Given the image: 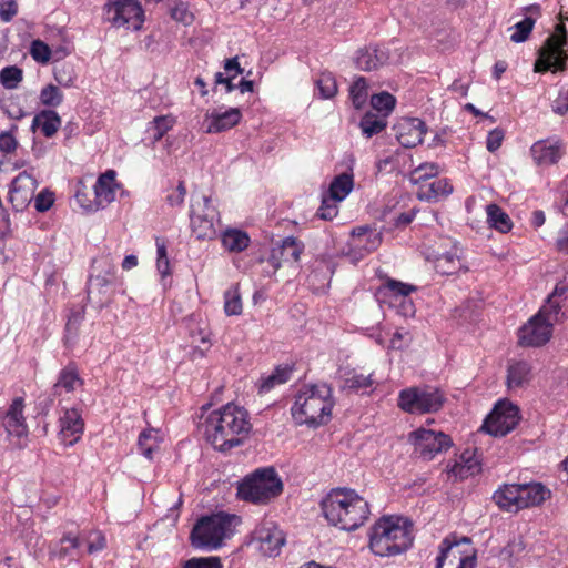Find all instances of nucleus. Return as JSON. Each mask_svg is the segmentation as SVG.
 Masks as SVG:
<instances>
[{
  "label": "nucleus",
  "mask_w": 568,
  "mask_h": 568,
  "mask_svg": "<svg viewBox=\"0 0 568 568\" xmlns=\"http://www.w3.org/2000/svg\"><path fill=\"white\" fill-rule=\"evenodd\" d=\"M371 104L374 110L382 113V115L387 116L395 108L396 99L393 94L384 91L372 95Z\"/></svg>",
  "instance_id": "09e8293b"
},
{
  "label": "nucleus",
  "mask_w": 568,
  "mask_h": 568,
  "mask_svg": "<svg viewBox=\"0 0 568 568\" xmlns=\"http://www.w3.org/2000/svg\"><path fill=\"white\" fill-rule=\"evenodd\" d=\"M552 335V326L537 314L534 315L518 332L521 346L538 347L545 345Z\"/></svg>",
  "instance_id": "6ab92c4d"
},
{
  "label": "nucleus",
  "mask_w": 568,
  "mask_h": 568,
  "mask_svg": "<svg viewBox=\"0 0 568 568\" xmlns=\"http://www.w3.org/2000/svg\"><path fill=\"white\" fill-rule=\"evenodd\" d=\"M242 300L239 287L234 286L224 293V311L227 316L240 315L242 313Z\"/></svg>",
  "instance_id": "de8ad7c7"
},
{
  "label": "nucleus",
  "mask_w": 568,
  "mask_h": 568,
  "mask_svg": "<svg viewBox=\"0 0 568 568\" xmlns=\"http://www.w3.org/2000/svg\"><path fill=\"white\" fill-rule=\"evenodd\" d=\"M373 385L372 376L364 374H353L345 379L344 387L349 390H364Z\"/></svg>",
  "instance_id": "5fc2aeb1"
},
{
  "label": "nucleus",
  "mask_w": 568,
  "mask_h": 568,
  "mask_svg": "<svg viewBox=\"0 0 568 568\" xmlns=\"http://www.w3.org/2000/svg\"><path fill=\"white\" fill-rule=\"evenodd\" d=\"M386 116L376 115L372 112H367L359 122V128L366 138H372L375 134L382 132L386 125Z\"/></svg>",
  "instance_id": "37998d69"
},
{
  "label": "nucleus",
  "mask_w": 568,
  "mask_h": 568,
  "mask_svg": "<svg viewBox=\"0 0 568 568\" xmlns=\"http://www.w3.org/2000/svg\"><path fill=\"white\" fill-rule=\"evenodd\" d=\"M385 288L388 290L394 296L404 298L403 307L405 310V315L414 313L412 302L406 300L412 292L416 291V287L414 285L389 278L385 283Z\"/></svg>",
  "instance_id": "ea45409f"
},
{
  "label": "nucleus",
  "mask_w": 568,
  "mask_h": 568,
  "mask_svg": "<svg viewBox=\"0 0 568 568\" xmlns=\"http://www.w3.org/2000/svg\"><path fill=\"white\" fill-rule=\"evenodd\" d=\"M408 440L424 460H432L436 455L447 452L453 446L452 438L445 433L423 427L409 433Z\"/></svg>",
  "instance_id": "9b49d317"
},
{
  "label": "nucleus",
  "mask_w": 568,
  "mask_h": 568,
  "mask_svg": "<svg viewBox=\"0 0 568 568\" xmlns=\"http://www.w3.org/2000/svg\"><path fill=\"white\" fill-rule=\"evenodd\" d=\"M219 557H194L186 560L183 568H222Z\"/></svg>",
  "instance_id": "6e6d98bb"
},
{
  "label": "nucleus",
  "mask_w": 568,
  "mask_h": 568,
  "mask_svg": "<svg viewBox=\"0 0 568 568\" xmlns=\"http://www.w3.org/2000/svg\"><path fill=\"white\" fill-rule=\"evenodd\" d=\"M83 428L84 423L79 410L67 409L60 417L59 437L65 446H72L80 439Z\"/></svg>",
  "instance_id": "4be33fe9"
},
{
  "label": "nucleus",
  "mask_w": 568,
  "mask_h": 568,
  "mask_svg": "<svg viewBox=\"0 0 568 568\" xmlns=\"http://www.w3.org/2000/svg\"><path fill=\"white\" fill-rule=\"evenodd\" d=\"M80 546V539L72 534H68L61 538L60 542L54 549L51 550L50 555L52 558H57L59 560L64 558H70L73 560L75 559V555Z\"/></svg>",
  "instance_id": "f704fd0d"
},
{
  "label": "nucleus",
  "mask_w": 568,
  "mask_h": 568,
  "mask_svg": "<svg viewBox=\"0 0 568 568\" xmlns=\"http://www.w3.org/2000/svg\"><path fill=\"white\" fill-rule=\"evenodd\" d=\"M566 45V29L562 24H557L555 33L547 38L539 50V59L535 64V71L545 72L548 70H564L568 58L565 49Z\"/></svg>",
  "instance_id": "1a4fd4ad"
},
{
  "label": "nucleus",
  "mask_w": 568,
  "mask_h": 568,
  "mask_svg": "<svg viewBox=\"0 0 568 568\" xmlns=\"http://www.w3.org/2000/svg\"><path fill=\"white\" fill-rule=\"evenodd\" d=\"M453 193V185L447 179L425 182L419 186L417 197L420 201L438 202Z\"/></svg>",
  "instance_id": "cd10ccee"
},
{
  "label": "nucleus",
  "mask_w": 568,
  "mask_h": 568,
  "mask_svg": "<svg viewBox=\"0 0 568 568\" xmlns=\"http://www.w3.org/2000/svg\"><path fill=\"white\" fill-rule=\"evenodd\" d=\"M95 209L103 207L115 199V172L110 170L99 176L94 185Z\"/></svg>",
  "instance_id": "a878e982"
},
{
  "label": "nucleus",
  "mask_w": 568,
  "mask_h": 568,
  "mask_svg": "<svg viewBox=\"0 0 568 568\" xmlns=\"http://www.w3.org/2000/svg\"><path fill=\"white\" fill-rule=\"evenodd\" d=\"M30 53L36 61L41 63H47L51 58V50L49 45L41 40H34L32 42Z\"/></svg>",
  "instance_id": "13d9d810"
},
{
  "label": "nucleus",
  "mask_w": 568,
  "mask_h": 568,
  "mask_svg": "<svg viewBox=\"0 0 568 568\" xmlns=\"http://www.w3.org/2000/svg\"><path fill=\"white\" fill-rule=\"evenodd\" d=\"M353 174L342 173L329 185V197L337 202L343 201L353 190Z\"/></svg>",
  "instance_id": "a19ab883"
},
{
  "label": "nucleus",
  "mask_w": 568,
  "mask_h": 568,
  "mask_svg": "<svg viewBox=\"0 0 568 568\" xmlns=\"http://www.w3.org/2000/svg\"><path fill=\"white\" fill-rule=\"evenodd\" d=\"M551 108L559 115L568 112V88L561 87L559 89L558 97L552 101Z\"/></svg>",
  "instance_id": "680f3d73"
},
{
  "label": "nucleus",
  "mask_w": 568,
  "mask_h": 568,
  "mask_svg": "<svg viewBox=\"0 0 568 568\" xmlns=\"http://www.w3.org/2000/svg\"><path fill=\"white\" fill-rule=\"evenodd\" d=\"M38 187V181L33 175L23 171L19 173L11 182L9 191V201L17 212H22L29 206L34 197Z\"/></svg>",
  "instance_id": "2eb2a0df"
},
{
  "label": "nucleus",
  "mask_w": 568,
  "mask_h": 568,
  "mask_svg": "<svg viewBox=\"0 0 568 568\" xmlns=\"http://www.w3.org/2000/svg\"><path fill=\"white\" fill-rule=\"evenodd\" d=\"M505 132L504 130L496 128L489 131L486 140V148L489 152L497 151L504 141Z\"/></svg>",
  "instance_id": "0e129e2a"
},
{
  "label": "nucleus",
  "mask_w": 568,
  "mask_h": 568,
  "mask_svg": "<svg viewBox=\"0 0 568 568\" xmlns=\"http://www.w3.org/2000/svg\"><path fill=\"white\" fill-rule=\"evenodd\" d=\"M458 459L463 463L464 466L467 465H475L477 469V474L481 471V462L477 454V449H466L462 453V455L458 457Z\"/></svg>",
  "instance_id": "338daca9"
},
{
  "label": "nucleus",
  "mask_w": 568,
  "mask_h": 568,
  "mask_svg": "<svg viewBox=\"0 0 568 568\" xmlns=\"http://www.w3.org/2000/svg\"><path fill=\"white\" fill-rule=\"evenodd\" d=\"M523 10L525 11L526 17L510 28V30H513L510 40L515 43H520L528 39L536 19L540 16V6L536 3L525 7Z\"/></svg>",
  "instance_id": "bb28decb"
},
{
  "label": "nucleus",
  "mask_w": 568,
  "mask_h": 568,
  "mask_svg": "<svg viewBox=\"0 0 568 568\" xmlns=\"http://www.w3.org/2000/svg\"><path fill=\"white\" fill-rule=\"evenodd\" d=\"M23 72L17 65H9L0 71V83L3 88L16 89L22 81Z\"/></svg>",
  "instance_id": "8fccbe9b"
},
{
  "label": "nucleus",
  "mask_w": 568,
  "mask_h": 568,
  "mask_svg": "<svg viewBox=\"0 0 568 568\" xmlns=\"http://www.w3.org/2000/svg\"><path fill=\"white\" fill-rule=\"evenodd\" d=\"M84 320V311L78 310L70 314L68 322L65 324V335H64V344L68 347H71L75 344L79 335L80 327Z\"/></svg>",
  "instance_id": "79ce46f5"
},
{
  "label": "nucleus",
  "mask_w": 568,
  "mask_h": 568,
  "mask_svg": "<svg viewBox=\"0 0 568 568\" xmlns=\"http://www.w3.org/2000/svg\"><path fill=\"white\" fill-rule=\"evenodd\" d=\"M292 374V368L288 366H277L267 376L260 378L258 389L260 393H267L275 386L286 383Z\"/></svg>",
  "instance_id": "58836bf2"
},
{
  "label": "nucleus",
  "mask_w": 568,
  "mask_h": 568,
  "mask_svg": "<svg viewBox=\"0 0 568 568\" xmlns=\"http://www.w3.org/2000/svg\"><path fill=\"white\" fill-rule=\"evenodd\" d=\"M531 366L526 361H518L508 366V387H520L530 379Z\"/></svg>",
  "instance_id": "72a5a7b5"
},
{
  "label": "nucleus",
  "mask_w": 568,
  "mask_h": 568,
  "mask_svg": "<svg viewBox=\"0 0 568 568\" xmlns=\"http://www.w3.org/2000/svg\"><path fill=\"white\" fill-rule=\"evenodd\" d=\"M221 240L223 247L229 252H242L247 248L250 244V236L247 233L236 229L226 230L222 234Z\"/></svg>",
  "instance_id": "c9c22d12"
},
{
  "label": "nucleus",
  "mask_w": 568,
  "mask_h": 568,
  "mask_svg": "<svg viewBox=\"0 0 568 568\" xmlns=\"http://www.w3.org/2000/svg\"><path fill=\"white\" fill-rule=\"evenodd\" d=\"M203 427L206 440L220 452L242 445L252 430L248 412L233 403L212 410Z\"/></svg>",
  "instance_id": "f257e3e1"
},
{
  "label": "nucleus",
  "mask_w": 568,
  "mask_h": 568,
  "mask_svg": "<svg viewBox=\"0 0 568 568\" xmlns=\"http://www.w3.org/2000/svg\"><path fill=\"white\" fill-rule=\"evenodd\" d=\"M317 87L321 95L325 99L334 97L337 92L336 81L331 74H322L317 80Z\"/></svg>",
  "instance_id": "4d7b16f0"
},
{
  "label": "nucleus",
  "mask_w": 568,
  "mask_h": 568,
  "mask_svg": "<svg viewBox=\"0 0 568 568\" xmlns=\"http://www.w3.org/2000/svg\"><path fill=\"white\" fill-rule=\"evenodd\" d=\"M283 491V483L273 467L256 469L237 486V497L253 504H267Z\"/></svg>",
  "instance_id": "423d86ee"
},
{
  "label": "nucleus",
  "mask_w": 568,
  "mask_h": 568,
  "mask_svg": "<svg viewBox=\"0 0 568 568\" xmlns=\"http://www.w3.org/2000/svg\"><path fill=\"white\" fill-rule=\"evenodd\" d=\"M82 379L79 376L78 368L74 363L67 365L59 374L58 381L55 382L53 389L57 393L58 389L63 388L65 392H73L77 385H81Z\"/></svg>",
  "instance_id": "4c0bfd02"
},
{
  "label": "nucleus",
  "mask_w": 568,
  "mask_h": 568,
  "mask_svg": "<svg viewBox=\"0 0 568 568\" xmlns=\"http://www.w3.org/2000/svg\"><path fill=\"white\" fill-rule=\"evenodd\" d=\"M446 471L449 477H453L455 480H464L470 476L477 475V469L475 465L464 466L463 463L457 458L453 463L449 462L446 466Z\"/></svg>",
  "instance_id": "3c124183"
},
{
  "label": "nucleus",
  "mask_w": 568,
  "mask_h": 568,
  "mask_svg": "<svg viewBox=\"0 0 568 568\" xmlns=\"http://www.w3.org/2000/svg\"><path fill=\"white\" fill-rule=\"evenodd\" d=\"M333 406L332 388L321 383L304 386L295 396L291 412L297 424L316 427L331 419Z\"/></svg>",
  "instance_id": "20e7f679"
},
{
  "label": "nucleus",
  "mask_w": 568,
  "mask_h": 568,
  "mask_svg": "<svg viewBox=\"0 0 568 568\" xmlns=\"http://www.w3.org/2000/svg\"><path fill=\"white\" fill-rule=\"evenodd\" d=\"M550 497V490L540 483L520 484L519 509L538 506Z\"/></svg>",
  "instance_id": "c85d7f7f"
},
{
  "label": "nucleus",
  "mask_w": 568,
  "mask_h": 568,
  "mask_svg": "<svg viewBox=\"0 0 568 568\" xmlns=\"http://www.w3.org/2000/svg\"><path fill=\"white\" fill-rule=\"evenodd\" d=\"M518 422V408L511 404L499 403L485 419L481 429L495 437H501L515 429Z\"/></svg>",
  "instance_id": "ddd939ff"
},
{
  "label": "nucleus",
  "mask_w": 568,
  "mask_h": 568,
  "mask_svg": "<svg viewBox=\"0 0 568 568\" xmlns=\"http://www.w3.org/2000/svg\"><path fill=\"white\" fill-rule=\"evenodd\" d=\"M18 12V4L13 0L0 2V19L10 22Z\"/></svg>",
  "instance_id": "69168bd1"
},
{
  "label": "nucleus",
  "mask_w": 568,
  "mask_h": 568,
  "mask_svg": "<svg viewBox=\"0 0 568 568\" xmlns=\"http://www.w3.org/2000/svg\"><path fill=\"white\" fill-rule=\"evenodd\" d=\"M61 126V118L53 110H42L32 120L31 129H41L44 136H53Z\"/></svg>",
  "instance_id": "2f4dec72"
},
{
  "label": "nucleus",
  "mask_w": 568,
  "mask_h": 568,
  "mask_svg": "<svg viewBox=\"0 0 568 568\" xmlns=\"http://www.w3.org/2000/svg\"><path fill=\"white\" fill-rule=\"evenodd\" d=\"M389 60V52L379 45H367L359 49L354 58L355 65L362 71H373L385 65Z\"/></svg>",
  "instance_id": "412c9836"
},
{
  "label": "nucleus",
  "mask_w": 568,
  "mask_h": 568,
  "mask_svg": "<svg viewBox=\"0 0 568 568\" xmlns=\"http://www.w3.org/2000/svg\"><path fill=\"white\" fill-rule=\"evenodd\" d=\"M434 268L442 275H455L460 271L467 272V267L462 262L457 252H446L437 256L434 261Z\"/></svg>",
  "instance_id": "473e14b6"
},
{
  "label": "nucleus",
  "mask_w": 568,
  "mask_h": 568,
  "mask_svg": "<svg viewBox=\"0 0 568 568\" xmlns=\"http://www.w3.org/2000/svg\"><path fill=\"white\" fill-rule=\"evenodd\" d=\"M242 119L239 108H230L224 112L213 111L205 114L206 133H221L234 128Z\"/></svg>",
  "instance_id": "b1692460"
},
{
  "label": "nucleus",
  "mask_w": 568,
  "mask_h": 568,
  "mask_svg": "<svg viewBox=\"0 0 568 568\" xmlns=\"http://www.w3.org/2000/svg\"><path fill=\"white\" fill-rule=\"evenodd\" d=\"M525 546L521 538H514L501 550L504 558H513L524 550Z\"/></svg>",
  "instance_id": "774afa93"
},
{
  "label": "nucleus",
  "mask_w": 568,
  "mask_h": 568,
  "mask_svg": "<svg viewBox=\"0 0 568 568\" xmlns=\"http://www.w3.org/2000/svg\"><path fill=\"white\" fill-rule=\"evenodd\" d=\"M54 79L60 85H63L65 88L72 87L75 79L74 71L71 67L67 65L55 68Z\"/></svg>",
  "instance_id": "052dcab7"
},
{
  "label": "nucleus",
  "mask_w": 568,
  "mask_h": 568,
  "mask_svg": "<svg viewBox=\"0 0 568 568\" xmlns=\"http://www.w3.org/2000/svg\"><path fill=\"white\" fill-rule=\"evenodd\" d=\"M530 153L536 164L551 165L561 159L564 145L558 140H539L531 145Z\"/></svg>",
  "instance_id": "5701e85b"
},
{
  "label": "nucleus",
  "mask_w": 568,
  "mask_h": 568,
  "mask_svg": "<svg viewBox=\"0 0 568 568\" xmlns=\"http://www.w3.org/2000/svg\"><path fill=\"white\" fill-rule=\"evenodd\" d=\"M235 519V516L224 513L201 517L190 535L192 546L207 550L220 548L223 540L233 535L232 526Z\"/></svg>",
  "instance_id": "39448f33"
},
{
  "label": "nucleus",
  "mask_w": 568,
  "mask_h": 568,
  "mask_svg": "<svg viewBox=\"0 0 568 568\" xmlns=\"http://www.w3.org/2000/svg\"><path fill=\"white\" fill-rule=\"evenodd\" d=\"M303 248V243L297 241L295 237H285L281 244L272 247L271 254L266 261L271 266V270H267L266 273L268 275L275 274L282 263L294 264L298 262Z\"/></svg>",
  "instance_id": "dca6fc26"
},
{
  "label": "nucleus",
  "mask_w": 568,
  "mask_h": 568,
  "mask_svg": "<svg viewBox=\"0 0 568 568\" xmlns=\"http://www.w3.org/2000/svg\"><path fill=\"white\" fill-rule=\"evenodd\" d=\"M520 484H505L493 495L496 505L507 511L519 510Z\"/></svg>",
  "instance_id": "c756f323"
},
{
  "label": "nucleus",
  "mask_w": 568,
  "mask_h": 568,
  "mask_svg": "<svg viewBox=\"0 0 568 568\" xmlns=\"http://www.w3.org/2000/svg\"><path fill=\"white\" fill-rule=\"evenodd\" d=\"M190 221L197 240H213L216 236L215 223L219 221V212L210 196L192 194Z\"/></svg>",
  "instance_id": "6e6552de"
},
{
  "label": "nucleus",
  "mask_w": 568,
  "mask_h": 568,
  "mask_svg": "<svg viewBox=\"0 0 568 568\" xmlns=\"http://www.w3.org/2000/svg\"><path fill=\"white\" fill-rule=\"evenodd\" d=\"M40 101L49 108L59 106L63 101V94L57 85L48 84L40 92Z\"/></svg>",
  "instance_id": "603ef678"
},
{
  "label": "nucleus",
  "mask_w": 568,
  "mask_h": 568,
  "mask_svg": "<svg viewBox=\"0 0 568 568\" xmlns=\"http://www.w3.org/2000/svg\"><path fill=\"white\" fill-rule=\"evenodd\" d=\"M395 135L404 148H415L423 142L426 133L425 123L416 118L402 119L395 126Z\"/></svg>",
  "instance_id": "aec40b11"
},
{
  "label": "nucleus",
  "mask_w": 568,
  "mask_h": 568,
  "mask_svg": "<svg viewBox=\"0 0 568 568\" xmlns=\"http://www.w3.org/2000/svg\"><path fill=\"white\" fill-rule=\"evenodd\" d=\"M381 244L379 233L362 226L352 232V246L361 252L369 253Z\"/></svg>",
  "instance_id": "7c9ffc66"
},
{
  "label": "nucleus",
  "mask_w": 568,
  "mask_h": 568,
  "mask_svg": "<svg viewBox=\"0 0 568 568\" xmlns=\"http://www.w3.org/2000/svg\"><path fill=\"white\" fill-rule=\"evenodd\" d=\"M253 542L263 556L275 557L285 544V537L273 523L268 521L255 529Z\"/></svg>",
  "instance_id": "f3484780"
},
{
  "label": "nucleus",
  "mask_w": 568,
  "mask_h": 568,
  "mask_svg": "<svg viewBox=\"0 0 568 568\" xmlns=\"http://www.w3.org/2000/svg\"><path fill=\"white\" fill-rule=\"evenodd\" d=\"M104 267V274L99 272L97 275L91 274L88 281V297L92 298L98 296V302L103 305L108 300L104 298L108 294V287L111 284V275L113 274L114 266L112 265L109 256L95 258L92 262V270L97 271Z\"/></svg>",
  "instance_id": "a211bd4d"
},
{
  "label": "nucleus",
  "mask_w": 568,
  "mask_h": 568,
  "mask_svg": "<svg viewBox=\"0 0 568 568\" xmlns=\"http://www.w3.org/2000/svg\"><path fill=\"white\" fill-rule=\"evenodd\" d=\"M349 94L356 109H361L367 99V83L364 77H358L351 87Z\"/></svg>",
  "instance_id": "864d4df0"
},
{
  "label": "nucleus",
  "mask_w": 568,
  "mask_h": 568,
  "mask_svg": "<svg viewBox=\"0 0 568 568\" xmlns=\"http://www.w3.org/2000/svg\"><path fill=\"white\" fill-rule=\"evenodd\" d=\"M106 16L118 28L139 30L143 23V10L136 0H115L106 4Z\"/></svg>",
  "instance_id": "f8f14e48"
},
{
  "label": "nucleus",
  "mask_w": 568,
  "mask_h": 568,
  "mask_svg": "<svg viewBox=\"0 0 568 568\" xmlns=\"http://www.w3.org/2000/svg\"><path fill=\"white\" fill-rule=\"evenodd\" d=\"M138 445L142 455L148 459H152L154 450L159 449L158 432L154 429L142 432L139 436Z\"/></svg>",
  "instance_id": "a18cd8bd"
},
{
  "label": "nucleus",
  "mask_w": 568,
  "mask_h": 568,
  "mask_svg": "<svg viewBox=\"0 0 568 568\" xmlns=\"http://www.w3.org/2000/svg\"><path fill=\"white\" fill-rule=\"evenodd\" d=\"M23 409L24 400L22 397H16L7 410L2 412L0 409L1 425L14 448H22L29 434Z\"/></svg>",
  "instance_id": "9d476101"
},
{
  "label": "nucleus",
  "mask_w": 568,
  "mask_h": 568,
  "mask_svg": "<svg viewBox=\"0 0 568 568\" xmlns=\"http://www.w3.org/2000/svg\"><path fill=\"white\" fill-rule=\"evenodd\" d=\"M170 16L173 20L190 26L194 21V14L190 11L189 4L182 0L168 1Z\"/></svg>",
  "instance_id": "c03bdc74"
},
{
  "label": "nucleus",
  "mask_w": 568,
  "mask_h": 568,
  "mask_svg": "<svg viewBox=\"0 0 568 568\" xmlns=\"http://www.w3.org/2000/svg\"><path fill=\"white\" fill-rule=\"evenodd\" d=\"M475 555L470 548V539L463 537L460 540L450 541L447 537L443 540L440 552L437 557L436 568H450L455 565L474 562Z\"/></svg>",
  "instance_id": "4468645a"
},
{
  "label": "nucleus",
  "mask_w": 568,
  "mask_h": 568,
  "mask_svg": "<svg viewBox=\"0 0 568 568\" xmlns=\"http://www.w3.org/2000/svg\"><path fill=\"white\" fill-rule=\"evenodd\" d=\"M412 523L403 517L383 516L371 528L369 548L381 557L397 556L409 549L414 541Z\"/></svg>",
  "instance_id": "7ed1b4c3"
},
{
  "label": "nucleus",
  "mask_w": 568,
  "mask_h": 568,
  "mask_svg": "<svg viewBox=\"0 0 568 568\" xmlns=\"http://www.w3.org/2000/svg\"><path fill=\"white\" fill-rule=\"evenodd\" d=\"M321 509L332 526L346 531L359 528L371 514L368 503L347 488L332 489L321 501Z\"/></svg>",
  "instance_id": "f03ea898"
},
{
  "label": "nucleus",
  "mask_w": 568,
  "mask_h": 568,
  "mask_svg": "<svg viewBox=\"0 0 568 568\" xmlns=\"http://www.w3.org/2000/svg\"><path fill=\"white\" fill-rule=\"evenodd\" d=\"M34 199V207L38 212L48 211L54 202L53 193L48 190L40 192Z\"/></svg>",
  "instance_id": "e2e57ef3"
},
{
  "label": "nucleus",
  "mask_w": 568,
  "mask_h": 568,
  "mask_svg": "<svg viewBox=\"0 0 568 568\" xmlns=\"http://www.w3.org/2000/svg\"><path fill=\"white\" fill-rule=\"evenodd\" d=\"M565 293V287H556L537 313L539 317L545 320V322L549 323L551 326L567 317L566 312L562 310L565 307V304L562 303V296Z\"/></svg>",
  "instance_id": "393cba45"
},
{
  "label": "nucleus",
  "mask_w": 568,
  "mask_h": 568,
  "mask_svg": "<svg viewBox=\"0 0 568 568\" xmlns=\"http://www.w3.org/2000/svg\"><path fill=\"white\" fill-rule=\"evenodd\" d=\"M336 202L337 201L333 200L332 197H324L322 201V205L317 211V216L326 221H331L332 219H334L338 213Z\"/></svg>",
  "instance_id": "bf43d9fd"
},
{
  "label": "nucleus",
  "mask_w": 568,
  "mask_h": 568,
  "mask_svg": "<svg viewBox=\"0 0 568 568\" xmlns=\"http://www.w3.org/2000/svg\"><path fill=\"white\" fill-rule=\"evenodd\" d=\"M174 123L175 119L172 115L155 116L148 128V131L153 132V142H159L173 128Z\"/></svg>",
  "instance_id": "49530a36"
},
{
  "label": "nucleus",
  "mask_w": 568,
  "mask_h": 568,
  "mask_svg": "<svg viewBox=\"0 0 568 568\" xmlns=\"http://www.w3.org/2000/svg\"><path fill=\"white\" fill-rule=\"evenodd\" d=\"M446 402L444 393L432 386L409 387L398 394V407L409 414H432L440 410Z\"/></svg>",
  "instance_id": "0eeeda50"
},
{
  "label": "nucleus",
  "mask_w": 568,
  "mask_h": 568,
  "mask_svg": "<svg viewBox=\"0 0 568 568\" xmlns=\"http://www.w3.org/2000/svg\"><path fill=\"white\" fill-rule=\"evenodd\" d=\"M487 222L495 230L507 233L513 227L509 215L497 204H488L486 206Z\"/></svg>",
  "instance_id": "e433bc0d"
}]
</instances>
